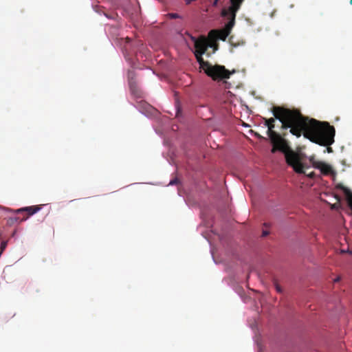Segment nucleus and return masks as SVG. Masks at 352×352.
Returning <instances> with one entry per match:
<instances>
[{
    "label": "nucleus",
    "instance_id": "nucleus-1",
    "mask_svg": "<svg viewBox=\"0 0 352 352\" xmlns=\"http://www.w3.org/2000/svg\"><path fill=\"white\" fill-rule=\"evenodd\" d=\"M272 113L281 123V129H290L289 132L299 138L304 137L321 146H329L334 142L335 129L328 122H320L303 116L297 109L274 107Z\"/></svg>",
    "mask_w": 352,
    "mask_h": 352
},
{
    "label": "nucleus",
    "instance_id": "nucleus-2",
    "mask_svg": "<svg viewBox=\"0 0 352 352\" xmlns=\"http://www.w3.org/2000/svg\"><path fill=\"white\" fill-rule=\"evenodd\" d=\"M204 54L195 52L197 62L204 72L214 80H221L230 78L231 72L226 69L224 66L215 65H212L209 62L205 61L202 57Z\"/></svg>",
    "mask_w": 352,
    "mask_h": 352
},
{
    "label": "nucleus",
    "instance_id": "nucleus-3",
    "mask_svg": "<svg viewBox=\"0 0 352 352\" xmlns=\"http://www.w3.org/2000/svg\"><path fill=\"white\" fill-rule=\"evenodd\" d=\"M241 4L242 3H230V6L228 9H223L221 12V14L223 16L228 17L229 21L223 29L220 30H211L209 34L212 35V34H215V36L217 39L226 41L234 25L236 12L240 9Z\"/></svg>",
    "mask_w": 352,
    "mask_h": 352
},
{
    "label": "nucleus",
    "instance_id": "nucleus-4",
    "mask_svg": "<svg viewBox=\"0 0 352 352\" xmlns=\"http://www.w3.org/2000/svg\"><path fill=\"white\" fill-rule=\"evenodd\" d=\"M285 160L287 164L292 166L296 173L298 174H304L311 179L315 177L316 174L314 172H311L308 174L306 173L304 169L307 168V166L301 162V158L297 153L292 151H289V153H286Z\"/></svg>",
    "mask_w": 352,
    "mask_h": 352
},
{
    "label": "nucleus",
    "instance_id": "nucleus-5",
    "mask_svg": "<svg viewBox=\"0 0 352 352\" xmlns=\"http://www.w3.org/2000/svg\"><path fill=\"white\" fill-rule=\"evenodd\" d=\"M191 39L194 41L195 43V52L205 54L208 47H212V45L208 43V39L204 36H201L198 38H196L195 37H191Z\"/></svg>",
    "mask_w": 352,
    "mask_h": 352
},
{
    "label": "nucleus",
    "instance_id": "nucleus-6",
    "mask_svg": "<svg viewBox=\"0 0 352 352\" xmlns=\"http://www.w3.org/2000/svg\"><path fill=\"white\" fill-rule=\"evenodd\" d=\"M271 142L273 144V148L271 151L272 153H274L276 151L284 152L285 154L289 153H286L288 146L283 137L275 138V140Z\"/></svg>",
    "mask_w": 352,
    "mask_h": 352
},
{
    "label": "nucleus",
    "instance_id": "nucleus-7",
    "mask_svg": "<svg viewBox=\"0 0 352 352\" xmlns=\"http://www.w3.org/2000/svg\"><path fill=\"white\" fill-rule=\"evenodd\" d=\"M42 206L43 205H36V206H31L21 208L17 209L15 211V212L21 213V212H26L28 213V217H26L22 219V221H25L28 218V217L32 216V215L34 214L35 213H36L37 212H38L41 209Z\"/></svg>",
    "mask_w": 352,
    "mask_h": 352
},
{
    "label": "nucleus",
    "instance_id": "nucleus-8",
    "mask_svg": "<svg viewBox=\"0 0 352 352\" xmlns=\"http://www.w3.org/2000/svg\"><path fill=\"white\" fill-rule=\"evenodd\" d=\"M265 126H267L268 129L267 131V135L270 139L271 142H274L275 140V138H280V137H285L286 135V133H283V135H280L279 133H276L274 129V124H265Z\"/></svg>",
    "mask_w": 352,
    "mask_h": 352
},
{
    "label": "nucleus",
    "instance_id": "nucleus-9",
    "mask_svg": "<svg viewBox=\"0 0 352 352\" xmlns=\"http://www.w3.org/2000/svg\"><path fill=\"white\" fill-rule=\"evenodd\" d=\"M316 168L320 169L321 173L324 175H329V174L335 175L336 174V173L333 170L332 167L330 165H329L324 162L318 164L316 165Z\"/></svg>",
    "mask_w": 352,
    "mask_h": 352
},
{
    "label": "nucleus",
    "instance_id": "nucleus-10",
    "mask_svg": "<svg viewBox=\"0 0 352 352\" xmlns=\"http://www.w3.org/2000/svg\"><path fill=\"white\" fill-rule=\"evenodd\" d=\"M8 241H2L1 242L0 245V252L3 253L5 249L7 247Z\"/></svg>",
    "mask_w": 352,
    "mask_h": 352
},
{
    "label": "nucleus",
    "instance_id": "nucleus-11",
    "mask_svg": "<svg viewBox=\"0 0 352 352\" xmlns=\"http://www.w3.org/2000/svg\"><path fill=\"white\" fill-rule=\"evenodd\" d=\"M166 16H167V17L172 19L181 18V16L177 13H168V14H167Z\"/></svg>",
    "mask_w": 352,
    "mask_h": 352
},
{
    "label": "nucleus",
    "instance_id": "nucleus-12",
    "mask_svg": "<svg viewBox=\"0 0 352 352\" xmlns=\"http://www.w3.org/2000/svg\"><path fill=\"white\" fill-rule=\"evenodd\" d=\"M309 161L311 163L312 166L316 168V165L318 164H321L322 162H320V161H316L314 159V157H311L309 158Z\"/></svg>",
    "mask_w": 352,
    "mask_h": 352
},
{
    "label": "nucleus",
    "instance_id": "nucleus-13",
    "mask_svg": "<svg viewBox=\"0 0 352 352\" xmlns=\"http://www.w3.org/2000/svg\"><path fill=\"white\" fill-rule=\"evenodd\" d=\"M275 118H271L269 119L265 118V124H274Z\"/></svg>",
    "mask_w": 352,
    "mask_h": 352
},
{
    "label": "nucleus",
    "instance_id": "nucleus-14",
    "mask_svg": "<svg viewBox=\"0 0 352 352\" xmlns=\"http://www.w3.org/2000/svg\"><path fill=\"white\" fill-rule=\"evenodd\" d=\"M340 252L344 254V253H348L349 254H351L352 255V250H349V249H347V250H340Z\"/></svg>",
    "mask_w": 352,
    "mask_h": 352
},
{
    "label": "nucleus",
    "instance_id": "nucleus-15",
    "mask_svg": "<svg viewBox=\"0 0 352 352\" xmlns=\"http://www.w3.org/2000/svg\"><path fill=\"white\" fill-rule=\"evenodd\" d=\"M177 183H178L177 179H174L170 180V182H169V185H175V184H177Z\"/></svg>",
    "mask_w": 352,
    "mask_h": 352
},
{
    "label": "nucleus",
    "instance_id": "nucleus-16",
    "mask_svg": "<svg viewBox=\"0 0 352 352\" xmlns=\"http://www.w3.org/2000/svg\"><path fill=\"white\" fill-rule=\"evenodd\" d=\"M244 0H230V3H243Z\"/></svg>",
    "mask_w": 352,
    "mask_h": 352
},
{
    "label": "nucleus",
    "instance_id": "nucleus-17",
    "mask_svg": "<svg viewBox=\"0 0 352 352\" xmlns=\"http://www.w3.org/2000/svg\"><path fill=\"white\" fill-rule=\"evenodd\" d=\"M268 234H269V232L265 231V230L263 231V233H262V236H267Z\"/></svg>",
    "mask_w": 352,
    "mask_h": 352
},
{
    "label": "nucleus",
    "instance_id": "nucleus-18",
    "mask_svg": "<svg viewBox=\"0 0 352 352\" xmlns=\"http://www.w3.org/2000/svg\"><path fill=\"white\" fill-rule=\"evenodd\" d=\"M276 289H277V291L278 292H282L280 287L278 286V285H276Z\"/></svg>",
    "mask_w": 352,
    "mask_h": 352
},
{
    "label": "nucleus",
    "instance_id": "nucleus-19",
    "mask_svg": "<svg viewBox=\"0 0 352 352\" xmlns=\"http://www.w3.org/2000/svg\"><path fill=\"white\" fill-rule=\"evenodd\" d=\"M219 0H214V2H213V6H217V4H218V2H219Z\"/></svg>",
    "mask_w": 352,
    "mask_h": 352
},
{
    "label": "nucleus",
    "instance_id": "nucleus-20",
    "mask_svg": "<svg viewBox=\"0 0 352 352\" xmlns=\"http://www.w3.org/2000/svg\"><path fill=\"white\" fill-rule=\"evenodd\" d=\"M339 280H340V278H339V277L336 278L334 280V281H335V282H338Z\"/></svg>",
    "mask_w": 352,
    "mask_h": 352
},
{
    "label": "nucleus",
    "instance_id": "nucleus-21",
    "mask_svg": "<svg viewBox=\"0 0 352 352\" xmlns=\"http://www.w3.org/2000/svg\"><path fill=\"white\" fill-rule=\"evenodd\" d=\"M132 92L135 94V90L131 88Z\"/></svg>",
    "mask_w": 352,
    "mask_h": 352
},
{
    "label": "nucleus",
    "instance_id": "nucleus-22",
    "mask_svg": "<svg viewBox=\"0 0 352 352\" xmlns=\"http://www.w3.org/2000/svg\"><path fill=\"white\" fill-rule=\"evenodd\" d=\"M328 150H329V151H330L331 150V148L330 147H329Z\"/></svg>",
    "mask_w": 352,
    "mask_h": 352
},
{
    "label": "nucleus",
    "instance_id": "nucleus-23",
    "mask_svg": "<svg viewBox=\"0 0 352 352\" xmlns=\"http://www.w3.org/2000/svg\"><path fill=\"white\" fill-rule=\"evenodd\" d=\"M350 4L352 5V0H350Z\"/></svg>",
    "mask_w": 352,
    "mask_h": 352
}]
</instances>
